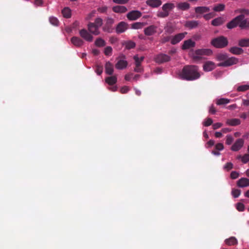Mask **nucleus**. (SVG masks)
Segmentation results:
<instances>
[{
  "label": "nucleus",
  "mask_w": 249,
  "mask_h": 249,
  "mask_svg": "<svg viewBox=\"0 0 249 249\" xmlns=\"http://www.w3.org/2000/svg\"><path fill=\"white\" fill-rule=\"evenodd\" d=\"M235 12L239 13L240 15L228 22L227 27L229 29H231L238 26L241 29H249V19L245 18L246 16L249 15V10L239 9L237 10Z\"/></svg>",
  "instance_id": "f257e3e1"
},
{
  "label": "nucleus",
  "mask_w": 249,
  "mask_h": 249,
  "mask_svg": "<svg viewBox=\"0 0 249 249\" xmlns=\"http://www.w3.org/2000/svg\"><path fill=\"white\" fill-rule=\"evenodd\" d=\"M180 79L187 81H194L198 79L200 74L198 67L195 65H187L183 67L179 74Z\"/></svg>",
  "instance_id": "f03ea898"
},
{
  "label": "nucleus",
  "mask_w": 249,
  "mask_h": 249,
  "mask_svg": "<svg viewBox=\"0 0 249 249\" xmlns=\"http://www.w3.org/2000/svg\"><path fill=\"white\" fill-rule=\"evenodd\" d=\"M211 44L216 48H223L228 44L227 38L224 36H220L213 38L211 40Z\"/></svg>",
  "instance_id": "7ed1b4c3"
},
{
  "label": "nucleus",
  "mask_w": 249,
  "mask_h": 249,
  "mask_svg": "<svg viewBox=\"0 0 249 249\" xmlns=\"http://www.w3.org/2000/svg\"><path fill=\"white\" fill-rule=\"evenodd\" d=\"M213 52L211 49H197L195 51L193 54V59L195 60H200L201 55H210L212 54Z\"/></svg>",
  "instance_id": "20e7f679"
},
{
  "label": "nucleus",
  "mask_w": 249,
  "mask_h": 249,
  "mask_svg": "<svg viewBox=\"0 0 249 249\" xmlns=\"http://www.w3.org/2000/svg\"><path fill=\"white\" fill-rule=\"evenodd\" d=\"M238 62V59L234 57H231L227 58L225 61L217 64L218 67H229L237 64Z\"/></svg>",
  "instance_id": "39448f33"
},
{
  "label": "nucleus",
  "mask_w": 249,
  "mask_h": 249,
  "mask_svg": "<svg viewBox=\"0 0 249 249\" xmlns=\"http://www.w3.org/2000/svg\"><path fill=\"white\" fill-rule=\"evenodd\" d=\"M171 57L164 53H160L157 54L154 58L155 61L158 64H161L169 61Z\"/></svg>",
  "instance_id": "423d86ee"
},
{
  "label": "nucleus",
  "mask_w": 249,
  "mask_h": 249,
  "mask_svg": "<svg viewBox=\"0 0 249 249\" xmlns=\"http://www.w3.org/2000/svg\"><path fill=\"white\" fill-rule=\"evenodd\" d=\"M142 15V13L138 10H132L128 12L126 15L127 18L129 20H136Z\"/></svg>",
  "instance_id": "0eeeda50"
},
{
  "label": "nucleus",
  "mask_w": 249,
  "mask_h": 249,
  "mask_svg": "<svg viewBox=\"0 0 249 249\" xmlns=\"http://www.w3.org/2000/svg\"><path fill=\"white\" fill-rule=\"evenodd\" d=\"M80 36L84 40L88 42H92L93 39V36L86 29H83L79 31Z\"/></svg>",
  "instance_id": "6e6552de"
},
{
  "label": "nucleus",
  "mask_w": 249,
  "mask_h": 249,
  "mask_svg": "<svg viewBox=\"0 0 249 249\" xmlns=\"http://www.w3.org/2000/svg\"><path fill=\"white\" fill-rule=\"evenodd\" d=\"M187 34V32L181 33L172 36L171 43L173 45H175L179 43L182 40Z\"/></svg>",
  "instance_id": "1a4fd4ad"
},
{
  "label": "nucleus",
  "mask_w": 249,
  "mask_h": 249,
  "mask_svg": "<svg viewBox=\"0 0 249 249\" xmlns=\"http://www.w3.org/2000/svg\"><path fill=\"white\" fill-rule=\"evenodd\" d=\"M89 32L95 36H98L100 34L99 28L97 27L93 22H89L87 26Z\"/></svg>",
  "instance_id": "9d476101"
},
{
  "label": "nucleus",
  "mask_w": 249,
  "mask_h": 249,
  "mask_svg": "<svg viewBox=\"0 0 249 249\" xmlns=\"http://www.w3.org/2000/svg\"><path fill=\"white\" fill-rule=\"evenodd\" d=\"M128 24L124 21L119 22L116 27V32L121 34L124 32L128 29Z\"/></svg>",
  "instance_id": "9b49d317"
},
{
  "label": "nucleus",
  "mask_w": 249,
  "mask_h": 249,
  "mask_svg": "<svg viewBox=\"0 0 249 249\" xmlns=\"http://www.w3.org/2000/svg\"><path fill=\"white\" fill-rule=\"evenodd\" d=\"M244 141L242 139H237L231 147V150L233 151H239L243 146Z\"/></svg>",
  "instance_id": "f8f14e48"
},
{
  "label": "nucleus",
  "mask_w": 249,
  "mask_h": 249,
  "mask_svg": "<svg viewBox=\"0 0 249 249\" xmlns=\"http://www.w3.org/2000/svg\"><path fill=\"white\" fill-rule=\"evenodd\" d=\"M157 27L154 25H151L144 30V34L147 36L153 35L157 32Z\"/></svg>",
  "instance_id": "ddd939ff"
},
{
  "label": "nucleus",
  "mask_w": 249,
  "mask_h": 249,
  "mask_svg": "<svg viewBox=\"0 0 249 249\" xmlns=\"http://www.w3.org/2000/svg\"><path fill=\"white\" fill-rule=\"evenodd\" d=\"M114 23V19L111 18H108L106 20V23L105 25L103 30L108 33L111 32V27L113 23Z\"/></svg>",
  "instance_id": "4468645a"
},
{
  "label": "nucleus",
  "mask_w": 249,
  "mask_h": 249,
  "mask_svg": "<svg viewBox=\"0 0 249 249\" xmlns=\"http://www.w3.org/2000/svg\"><path fill=\"white\" fill-rule=\"evenodd\" d=\"M196 43L191 39L185 40L181 46V49L183 50H187L195 46Z\"/></svg>",
  "instance_id": "2eb2a0df"
},
{
  "label": "nucleus",
  "mask_w": 249,
  "mask_h": 249,
  "mask_svg": "<svg viewBox=\"0 0 249 249\" xmlns=\"http://www.w3.org/2000/svg\"><path fill=\"white\" fill-rule=\"evenodd\" d=\"M146 3L151 7L156 8L161 5L162 2L160 0H147Z\"/></svg>",
  "instance_id": "dca6fc26"
},
{
  "label": "nucleus",
  "mask_w": 249,
  "mask_h": 249,
  "mask_svg": "<svg viewBox=\"0 0 249 249\" xmlns=\"http://www.w3.org/2000/svg\"><path fill=\"white\" fill-rule=\"evenodd\" d=\"M198 21L188 20L186 21L184 26L190 29H193L194 28H196L198 26Z\"/></svg>",
  "instance_id": "f3484780"
},
{
  "label": "nucleus",
  "mask_w": 249,
  "mask_h": 249,
  "mask_svg": "<svg viewBox=\"0 0 249 249\" xmlns=\"http://www.w3.org/2000/svg\"><path fill=\"white\" fill-rule=\"evenodd\" d=\"M238 187L243 188L249 186V179L245 178H241L237 182Z\"/></svg>",
  "instance_id": "a211bd4d"
},
{
  "label": "nucleus",
  "mask_w": 249,
  "mask_h": 249,
  "mask_svg": "<svg viewBox=\"0 0 249 249\" xmlns=\"http://www.w3.org/2000/svg\"><path fill=\"white\" fill-rule=\"evenodd\" d=\"M214 68V63L212 61H207L203 65V70L206 71H211Z\"/></svg>",
  "instance_id": "6ab92c4d"
},
{
  "label": "nucleus",
  "mask_w": 249,
  "mask_h": 249,
  "mask_svg": "<svg viewBox=\"0 0 249 249\" xmlns=\"http://www.w3.org/2000/svg\"><path fill=\"white\" fill-rule=\"evenodd\" d=\"M71 43L76 47H80L84 44V41L80 38L77 36H73L71 38Z\"/></svg>",
  "instance_id": "aec40b11"
},
{
  "label": "nucleus",
  "mask_w": 249,
  "mask_h": 249,
  "mask_svg": "<svg viewBox=\"0 0 249 249\" xmlns=\"http://www.w3.org/2000/svg\"><path fill=\"white\" fill-rule=\"evenodd\" d=\"M114 69L113 64L108 61L105 65V72L107 74L112 75L113 73Z\"/></svg>",
  "instance_id": "412c9836"
},
{
  "label": "nucleus",
  "mask_w": 249,
  "mask_h": 249,
  "mask_svg": "<svg viewBox=\"0 0 249 249\" xmlns=\"http://www.w3.org/2000/svg\"><path fill=\"white\" fill-rule=\"evenodd\" d=\"M112 10L114 12L117 13H124L127 10L126 7L122 5H117L113 7Z\"/></svg>",
  "instance_id": "4be33fe9"
},
{
  "label": "nucleus",
  "mask_w": 249,
  "mask_h": 249,
  "mask_svg": "<svg viewBox=\"0 0 249 249\" xmlns=\"http://www.w3.org/2000/svg\"><path fill=\"white\" fill-rule=\"evenodd\" d=\"M127 62L124 60H120L115 65L117 69L122 70L125 68L127 66Z\"/></svg>",
  "instance_id": "5701e85b"
},
{
  "label": "nucleus",
  "mask_w": 249,
  "mask_h": 249,
  "mask_svg": "<svg viewBox=\"0 0 249 249\" xmlns=\"http://www.w3.org/2000/svg\"><path fill=\"white\" fill-rule=\"evenodd\" d=\"M134 59L135 61L136 67L134 69V71L137 72H141L142 71V68L140 64V61H139V57L138 55H135L134 56Z\"/></svg>",
  "instance_id": "b1692460"
},
{
  "label": "nucleus",
  "mask_w": 249,
  "mask_h": 249,
  "mask_svg": "<svg viewBox=\"0 0 249 249\" xmlns=\"http://www.w3.org/2000/svg\"><path fill=\"white\" fill-rule=\"evenodd\" d=\"M226 124L231 126H236L241 124V121L239 119H228L226 121Z\"/></svg>",
  "instance_id": "393cba45"
},
{
  "label": "nucleus",
  "mask_w": 249,
  "mask_h": 249,
  "mask_svg": "<svg viewBox=\"0 0 249 249\" xmlns=\"http://www.w3.org/2000/svg\"><path fill=\"white\" fill-rule=\"evenodd\" d=\"M210 10L208 7L198 6L195 8V12L196 13L203 14L209 12Z\"/></svg>",
  "instance_id": "a878e982"
},
{
  "label": "nucleus",
  "mask_w": 249,
  "mask_h": 249,
  "mask_svg": "<svg viewBox=\"0 0 249 249\" xmlns=\"http://www.w3.org/2000/svg\"><path fill=\"white\" fill-rule=\"evenodd\" d=\"M175 7V5L172 3H166L163 5L162 9L163 11L169 13Z\"/></svg>",
  "instance_id": "bb28decb"
},
{
  "label": "nucleus",
  "mask_w": 249,
  "mask_h": 249,
  "mask_svg": "<svg viewBox=\"0 0 249 249\" xmlns=\"http://www.w3.org/2000/svg\"><path fill=\"white\" fill-rule=\"evenodd\" d=\"M230 52L232 54L239 55L243 53V50L237 47H232L230 49Z\"/></svg>",
  "instance_id": "cd10ccee"
},
{
  "label": "nucleus",
  "mask_w": 249,
  "mask_h": 249,
  "mask_svg": "<svg viewBox=\"0 0 249 249\" xmlns=\"http://www.w3.org/2000/svg\"><path fill=\"white\" fill-rule=\"evenodd\" d=\"M177 8L181 10H187L190 8V4L186 2H179L177 5Z\"/></svg>",
  "instance_id": "c85d7f7f"
},
{
  "label": "nucleus",
  "mask_w": 249,
  "mask_h": 249,
  "mask_svg": "<svg viewBox=\"0 0 249 249\" xmlns=\"http://www.w3.org/2000/svg\"><path fill=\"white\" fill-rule=\"evenodd\" d=\"M117 79L116 76L107 77L106 78L105 81L109 85H113L117 82Z\"/></svg>",
  "instance_id": "c756f323"
},
{
  "label": "nucleus",
  "mask_w": 249,
  "mask_h": 249,
  "mask_svg": "<svg viewBox=\"0 0 249 249\" xmlns=\"http://www.w3.org/2000/svg\"><path fill=\"white\" fill-rule=\"evenodd\" d=\"M226 244L229 246H232L236 245L238 243V241L235 237H231L229 239H227L225 241Z\"/></svg>",
  "instance_id": "7c9ffc66"
},
{
  "label": "nucleus",
  "mask_w": 249,
  "mask_h": 249,
  "mask_svg": "<svg viewBox=\"0 0 249 249\" xmlns=\"http://www.w3.org/2000/svg\"><path fill=\"white\" fill-rule=\"evenodd\" d=\"M146 25L145 22H137L131 24V28L134 29H142L143 27Z\"/></svg>",
  "instance_id": "2f4dec72"
},
{
  "label": "nucleus",
  "mask_w": 249,
  "mask_h": 249,
  "mask_svg": "<svg viewBox=\"0 0 249 249\" xmlns=\"http://www.w3.org/2000/svg\"><path fill=\"white\" fill-rule=\"evenodd\" d=\"M224 22L222 18L218 17L212 21V24L215 26H217L222 25Z\"/></svg>",
  "instance_id": "473e14b6"
},
{
  "label": "nucleus",
  "mask_w": 249,
  "mask_h": 249,
  "mask_svg": "<svg viewBox=\"0 0 249 249\" xmlns=\"http://www.w3.org/2000/svg\"><path fill=\"white\" fill-rule=\"evenodd\" d=\"M94 44L98 47H102L106 45V43L103 39L98 37L95 41Z\"/></svg>",
  "instance_id": "72a5a7b5"
},
{
  "label": "nucleus",
  "mask_w": 249,
  "mask_h": 249,
  "mask_svg": "<svg viewBox=\"0 0 249 249\" xmlns=\"http://www.w3.org/2000/svg\"><path fill=\"white\" fill-rule=\"evenodd\" d=\"M238 45L241 47H249V38H243L238 42Z\"/></svg>",
  "instance_id": "f704fd0d"
},
{
  "label": "nucleus",
  "mask_w": 249,
  "mask_h": 249,
  "mask_svg": "<svg viewBox=\"0 0 249 249\" xmlns=\"http://www.w3.org/2000/svg\"><path fill=\"white\" fill-rule=\"evenodd\" d=\"M62 14L64 17L70 18L71 17V10L68 7H65L62 10Z\"/></svg>",
  "instance_id": "c9c22d12"
},
{
  "label": "nucleus",
  "mask_w": 249,
  "mask_h": 249,
  "mask_svg": "<svg viewBox=\"0 0 249 249\" xmlns=\"http://www.w3.org/2000/svg\"><path fill=\"white\" fill-rule=\"evenodd\" d=\"M125 46V48L126 49L129 50L135 47L136 44L132 41H128L124 42L123 44Z\"/></svg>",
  "instance_id": "e433bc0d"
},
{
  "label": "nucleus",
  "mask_w": 249,
  "mask_h": 249,
  "mask_svg": "<svg viewBox=\"0 0 249 249\" xmlns=\"http://www.w3.org/2000/svg\"><path fill=\"white\" fill-rule=\"evenodd\" d=\"M225 5L224 4H218L215 5L213 8V11L215 12H220L224 10Z\"/></svg>",
  "instance_id": "4c0bfd02"
},
{
  "label": "nucleus",
  "mask_w": 249,
  "mask_h": 249,
  "mask_svg": "<svg viewBox=\"0 0 249 249\" xmlns=\"http://www.w3.org/2000/svg\"><path fill=\"white\" fill-rule=\"evenodd\" d=\"M230 100L226 99V98H220L219 99L217 100L216 104L217 105H225L229 103H230Z\"/></svg>",
  "instance_id": "58836bf2"
},
{
  "label": "nucleus",
  "mask_w": 249,
  "mask_h": 249,
  "mask_svg": "<svg viewBox=\"0 0 249 249\" xmlns=\"http://www.w3.org/2000/svg\"><path fill=\"white\" fill-rule=\"evenodd\" d=\"M249 89V85H243L238 87L237 90L238 91H245Z\"/></svg>",
  "instance_id": "ea45409f"
},
{
  "label": "nucleus",
  "mask_w": 249,
  "mask_h": 249,
  "mask_svg": "<svg viewBox=\"0 0 249 249\" xmlns=\"http://www.w3.org/2000/svg\"><path fill=\"white\" fill-rule=\"evenodd\" d=\"M217 59L219 61H225L228 58V56L226 53H219L216 56Z\"/></svg>",
  "instance_id": "a19ab883"
},
{
  "label": "nucleus",
  "mask_w": 249,
  "mask_h": 249,
  "mask_svg": "<svg viewBox=\"0 0 249 249\" xmlns=\"http://www.w3.org/2000/svg\"><path fill=\"white\" fill-rule=\"evenodd\" d=\"M50 22L53 25L58 26L59 24V21L57 18L54 17H50L49 18Z\"/></svg>",
  "instance_id": "79ce46f5"
},
{
  "label": "nucleus",
  "mask_w": 249,
  "mask_h": 249,
  "mask_svg": "<svg viewBox=\"0 0 249 249\" xmlns=\"http://www.w3.org/2000/svg\"><path fill=\"white\" fill-rule=\"evenodd\" d=\"M231 194L233 197L237 198L240 195L241 190L239 189H233L232 190Z\"/></svg>",
  "instance_id": "37998d69"
},
{
  "label": "nucleus",
  "mask_w": 249,
  "mask_h": 249,
  "mask_svg": "<svg viewBox=\"0 0 249 249\" xmlns=\"http://www.w3.org/2000/svg\"><path fill=\"white\" fill-rule=\"evenodd\" d=\"M93 24L98 28H100L103 24V20L100 18H96Z\"/></svg>",
  "instance_id": "c03bdc74"
},
{
  "label": "nucleus",
  "mask_w": 249,
  "mask_h": 249,
  "mask_svg": "<svg viewBox=\"0 0 249 249\" xmlns=\"http://www.w3.org/2000/svg\"><path fill=\"white\" fill-rule=\"evenodd\" d=\"M112 49L110 46H107L105 48L104 53L106 55L109 56L111 55Z\"/></svg>",
  "instance_id": "a18cd8bd"
},
{
  "label": "nucleus",
  "mask_w": 249,
  "mask_h": 249,
  "mask_svg": "<svg viewBox=\"0 0 249 249\" xmlns=\"http://www.w3.org/2000/svg\"><path fill=\"white\" fill-rule=\"evenodd\" d=\"M171 38L172 36H164L162 35L160 41L161 43H165L166 42H168L170 40H171Z\"/></svg>",
  "instance_id": "49530a36"
},
{
  "label": "nucleus",
  "mask_w": 249,
  "mask_h": 249,
  "mask_svg": "<svg viewBox=\"0 0 249 249\" xmlns=\"http://www.w3.org/2000/svg\"><path fill=\"white\" fill-rule=\"evenodd\" d=\"M233 140L234 139L231 135H227L226 136V143L227 145H231L232 143Z\"/></svg>",
  "instance_id": "de8ad7c7"
},
{
  "label": "nucleus",
  "mask_w": 249,
  "mask_h": 249,
  "mask_svg": "<svg viewBox=\"0 0 249 249\" xmlns=\"http://www.w3.org/2000/svg\"><path fill=\"white\" fill-rule=\"evenodd\" d=\"M236 209L239 212H243L245 210V206L242 203H237L236 204Z\"/></svg>",
  "instance_id": "09e8293b"
},
{
  "label": "nucleus",
  "mask_w": 249,
  "mask_h": 249,
  "mask_svg": "<svg viewBox=\"0 0 249 249\" xmlns=\"http://www.w3.org/2000/svg\"><path fill=\"white\" fill-rule=\"evenodd\" d=\"M233 164L231 162H227L224 166V169L227 170V171H230V170L232 169L233 168Z\"/></svg>",
  "instance_id": "8fccbe9b"
},
{
  "label": "nucleus",
  "mask_w": 249,
  "mask_h": 249,
  "mask_svg": "<svg viewBox=\"0 0 249 249\" xmlns=\"http://www.w3.org/2000/svg\"><path fill=\"white\" fill-rule=\"evenodd\" d=\"M103 68L101 65H97L96 66L95 71L98 75H101L103 72Z\"/></svg>",
  "instance_id": "3c124183"
},
{
  "label": "nucleus",
  "mask_w": 249,
  "mask_h": 249,
  "mask_svg": "<svg viewBox=\"0 0 249 249\" xmlns=\"http://www.w3.org/2000/svg\"><path fill=\"white\" fill-rule=\"evenodd\" d=\"M213 120L211 118H208L204 122V125L205 126H210L213 124Z\"/></svg>",
  "instance_id": "603ef678"
},
{
  "label": "nucleus",
  "mask_w": 249,
  "mask_h": 249,
  "mask_svg": "<svg viewBox=\"0 0 249 249\" xmlns=\"http://www.w3.org/2000/svg\"><path fill=\"white\" fill-rule=\"evenodd\" d=\"M249 161V154H246L242 157V161L246 163Z\"/></svg>",
  "instance_id": "864d4df0"
},
{
  "label": "nucleus",
  "mask_w": 249,
  "mask_h": 249,
  "mask_svg": "<svg viewBox=\"0 0 249 249\" xmlns=\"http://www.w3.org/2000/svg\"><path fill=\"white\" fill-rule=\"evenodd\" d=\"M165 32L168 34H172L174 32V30L172 26H168L165 28Z\"/></svg>",
  "instance_id": "5fc2aeb1"
},
{
  "label": "nucleus",
  "mask_w": 249,
  "mask_h": 249,
  "mask_svg": "<svg viewBox=\"0 0 249 249\" xmlns=\"http://www.w3.org/2000/svg\"><path fill=\"white\" fill-rule=\"evenodd\" d=\"M158 15V17L160 18H165L168 16L169 13L166 11H163L162 12H160Z\"/></svg>",
  "instance_id": "6e6d98bb"
},
{
  "label": "nucleus",
  "mask_w": 249,
  "mask_h": 249,
  "mask_svg": "<svg viewBox=\"0 0 249 249\" xmlns=\"http://www.w3.org/2000/svg\"><path fill=\"white\" fill-rule=\"evenodd\" d=\"M239 177V173L236 171H232L231 173V178L232 179H236Z\"/></svg>",
  "instance_id": "4d7b16f0"
},
{
  "label": "nucleus",
  "mask_w": 249,
  "mask_h": 249,
  "mask_svg": "<svg viewBox=\"0 0 249 249\" xmlns=\"http://www.w3.org/2000/svg\"><path fill=\"white\" fill-rule=\"evenodd\" d=\"M129 0H113V1L114 3L120 4H124L126 3Z\"/></svg>",
  "instance_id": "13d9d810"
},
{
  "label": "nucleus",
  "mask_w": 249,
  "mask_h": 249,
  "mask_svg": "<svg viewBox=\"0 0 249 249\" xmlns=\"http://www.w3.org/2000/svg\"><path fill=\"white\" fill-rule=\"evenodd\" d=\"M215 148L217 150H222L224 149V145L222 143H218L215 145Z\"/></svg>",
  "instance_id": "bf43d9fd"
},
{
  "label": "nucleus",
  "mask_w": 249,
  "mask_h": 249,
  "mask_svg": "<svg viewBox=\"0 0 249 249\" xmlns=\"http://www.w3.org/2000/svg\"><path fill=\"white\" fill-rule=\"evenodd\" d=\"M129 90V87L127 86H124L122 87L120 89V92L122 93H127Z\"/></svg>",
  "instance_id": "052dcab7"
},
{
  "label": "nucleus",
  "mask_w": 249,
  "mask_h": 249,
  "mask_svg": "<svg viewBox=\"0 0 249 249\" xmlns=\"http://www.w3.org/2000/svg\"><path fill=\"white\" fill-rule=\"evenodd\" d=\"M107 6H103L101 7H99L97 9V11L101 13H104L107 11Z\"/></svg>",
  "instance_id": "680f3d73"
},
{
  "label": "nucleus",
  "mask_w": 249,
  "mask_h": 249,
  "mask_svg": "<svg viewBox=\"0 0 249 249\" xmlns=\"http://www.w3.org/2000/svg\"><path fill=\"white\" fill-rule=\"evenodd\" d=\"M223 124L221 123H216L213 124V129H217L222 126Z\"/></svg>",
  "instance_id": "e2e57ef3"
},
{
  "label": "nucleus",
  "mask_w": 249,
  "mask_h": 249,
  "mask_svg": "<svg viewBox=\"0 0 249 249\" xmlns=\"http://www.w3.org/2000/svg\"><path fill=\"white\" fill-rule=\"evenodd\" d=\"M216 109L213 105H212L209 108V113L212 114H214L216 113Z\"/></svg>",
  "instance_id": "0e129e2a"
},
{
  "label": "nucleus",
  "mask_w": 249,
  "mask_h": 249,
  "mask_svg": "<svg viewBox=\"0 0 249 249\" xmlns=\"http://www.w3.org/2000/svg\"><path fill=\"white\" fill-rule=\"evenodd\" d=\"M213 17V14L212 13L207 14L203 16L204 18L206 20H209V19Z\"/></svg>",
  "instance_id": "69168bd1"
},
{
  "label": "nucleus",
  "mask_w": 249,
  "mask_h": 249,
  "mask_svg": "<svg viewBox=\"0 0 249 249\" xmlns=\"http://www.w3.org/2000/svg\"><path fill=\"white\" fill-rule=\"evenodd\" d=\"M214 136L216 138H221L222 136V132H216L214 134Z\"/></svg>",
  "instance_id": "338daca9"
},
{
  "label": "nucleus",
  "mask_w": 249,
  "mask_h": 249,
  "mask_svg": "<svg viewBox=\"0 0 249 249\" xmlns=\"http://www.w3.org/2000/svg\"><path fill=\"white\" fill-rule=\"evenodd\" d=\"M243 102V105L246 106H249V100H245L243 99L242 100Z\"/></svg>",
  "instance_id": "774afa93"
}]
</instances>
